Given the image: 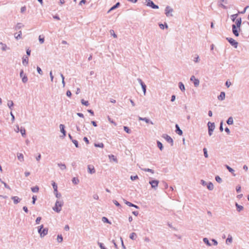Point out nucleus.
Returning a JSON list of instances; mask_svg holds the SVG:
<instances>
[{"label":"nucleus","mask_w":249,"mask_h":249,"mask_svg":"<svg viewBox=\"0 0 249 249\" xmlns=\"http://www.w3.org/2000/svg\"><path fill=\"white\" fill-rule=\"evenodd\" d=\"M64 202L63 200H57L55 206L53 207V209L54 211L59 213L61 211L62 206L63 205Z\"/></svg>","instance_id":"f257e3e1"},{"label":"nucleus","mask_w":249,"mask_h":249,"mask_svg":"<svg viewBox=\"0 0 249 249\" xmlns=\"http://www.w3.org/2000/svg\"><path fill=\"white\" fill-rule=\"evenodd\" d=\"M37 228L38 232L41 237H43L48 234V229L47 228H43V225L38 226Z\"/></svg>","instance_id":"f03ea898"},{"label":"nucleus","mask_w":249,"mask_h":249,"mask_svg":"<svg viewBox=\"0 0 249 249\" xmlns=\"http://www.w3.org/2000/svg\"><path fill=\"white\" fill-rule=\"evenodd\" d=\"M165 14L167 17H172V13L173 12V9L169 6H167L165 9Z\"/></svg>","instance_id":"7ed1b4c3"},{"label":"nucleus","mask_w":249,"mask_h":249,"mask_svg":"<svg viewBox=\"0 0 249 249\" xmlns=\"http://www.w3.org/2000/svg\"><path fill=\"white\" fill-rule=\"evenodd\" d=\"M145 3L147 6L151 7L153 9L159 8L158 5L155 4L154 2L151 0H145Z\"/></svg>","instance_id":"20e7f679"},{"label":"nucleus","mask_w":249,"mask_h":249,"mask_svg":"<svg viewBox=\"0 0 249 249\" xmlns=\"http://www.w3.org/2000/svg\"><path fill=\"white\" fill-rule=\"evenodd\" d=\"M226 39L231 44V45L233 46L235 48H237L238 43L234 39L231 37H227Z\"/></svg>","instance_id":"39448f33"},{"label":"nucleus","mask_w":249,"mask_h":249,"mask_svg":"<svg viewBox=\"0 0 249 249\" xmlns=\"http://www.w3.org/2000/svg\"><path fill=\"white\" fill-rule=\"evenodd\" d=\"M159 183V181L157 180H152L149 182V183L151 185V187L154 190L157 189Z\"/></svg>","instance_id":"423d86ee"},{"label":"nucleus","mask_w":249,"mask_h":249,"mask_svg":"<svg viewBox=\"0 0 249 249\" xmlns=\"http://www.w3.org/2000/svg\"><path fill=\"white\" fill-rule=\"evenodd\" d=\"M162 137L164 138L168 142L171 143L172 146L173 145V140L170 136L167 134H163Z\"/></svg>","instance_id":"0eeeda50"},{"label":"nucleus","mask_w":249,"mask_h":249,"mask_svg":"<svg viewBox=\"0 0 249 249\" xmlns=\"http://www.w3.org/2000/svg\"><path fill=\"white\" fill-rule=\"evenodd\" d=\"M190 80L194 82V86L197 87L199 86V81L198 79H196L195 76L193 75L191 77Z\"/></svg>","instance_id":"6e6552de"},{"label":"nucleus","mask_w":249,"mask_h":249,"mask_svg":"<svg viewBox=\"0 0 249 249\" xmlns=\"http://www.w3.org/2000/svg\"><path fill=\"white\" fill-rule=\"evenodd\" d=\"M237 28L238 27H237L235 24L232 25V31L233 34L236 36H238L239 35Z\"/></svg>","instance_id":"1a4fd4ad"},{"label":"nucleus","mask_w":249,"mask_h":249,"mask_svg":"<svg viewBox=\"0 0 249 249\" xmlns=\"http://www.w3.org/2000/svg\"><path fill=\"white\" fill-rule=\"evenodd\" d=\"M88 171L90 174H94L96 172L94 166L91 165H89L88 166Z\"/></svg>","instance_id":"9d476101"},{"label":"nucleus","mask_w":249,"mask_h":249,"mask_svg":"<svg viewBox=\"0 0 249 249\" xmlns=\"http://www.w3.org/2000/svg\"><path fill=\"white\" fill-rule=\"evenodd\" d=\"M208 130L211 131H213L215 128V125L214 123H211L210 122L208 123Z\"/></svg>","instance_id":"9b49d317"},{"label":"nucleus","mask_w":249,"mask_h":249,"mask_svg":"<svg viewBox=\"0 0 249 249\" xmlns=\"http://www.w3.org/2000/svg\"><path fill=\"white\" fill-rule=\"evenodd\" d=\"M61 132L63 134V137H65L66 135V131L65 130V125L62 124H60L59 125Z\"/></svg>","instance_id":"f8f14e48"},{"label":"nucleus","mask_w":249,"mask_h":249,"mask_svg":"<svg viewBox=\"0 0 249 249\" xmlns=\"http://www.w3.org/2000/svg\"><path fill=\"white\" fill-rule=\"evenodd\" d=\"M176 127V132L179 135H182L183 134L182 131L180 129L178 125L176 124L175 125Z\"/></svg>","instance_id":"ddd939ff"},{"label":"nucleus","mask_w":249,"mask_h":249,"mask_svg":"<svg viewBox=\"0 0 249 249\" xmlns=\"http://www.w3.org/2000/svg\"><path fill=\"white\" fill-rule=\"evenodd\" d=\"M235 21L236 26L237 27L239 28V30H240V26L241 24V22H242L241 18H240L236 19V20Z\"/></svg>","instance_id":"4468645a"},{"label":"nucleus","mask_w":249,"mask_h":249,"mask_svg":"<svg viewBox=\"0 0 249 249\" xmlns=\"http://www.w3.org/2000/svg\"><path fill=\"white\" fill-rule=\"evenodd\" d=\"M225 98V93L223 91L221 92L219 95L218 96L217 98L219 100L222 101Z\"/></svg>","instance_id":"2eb2a0df"},{"label":"nucleus","mask_w":249,"mask_h":249,"mask_svg":"<svg viewBox=\"0 0 249 249\" xmlns=\"http://www.w3.org/2000/svg\"><path fill=\"white\" fill-rule=\"evenodd\" d=\"M125 204H126L127 206H130V207H133L136 209H139V207L137 206V205H136L129 201H127L126 200H125Z\"/></svg>","instance_id":"dca6fc26"},{"label":"nucleus","mask_w":249,"mask_h":249,"mask_svg":"<svg viewBox=\"0 0 249 249\" xmlns=\"http://www.w3.org/2000/svg\"><path fill=\"white\" fill-rule=\"evenodd\" d=\"M11 199L13 200L14 201V203L15 204H18L20 201V199L19 198L18 196H12L11 197Z\"/></svg>","instance_id":"f3484780"},{"label":"nucleus","mask_w":249,"mask_h":249,"mask_svg":"<svg viewBox=\"0 0 249 249\" xmlns=\"http://www.w3.org/2000/svg\"><path fill=\"white\" fill-rule=\"evenodd\" d=\"M232 242V237L231 234H229L227 239L226 240V243L229 244Z\"/></svg>","instance_id":"a211bd4d"},{"label":"nucleus","mask_w":249,"mask_h":249,"mask_svg":"<svg viewBox=\"0 0 249 249\" xmlns=\"http://www.w3.org/2000/svg\"><path fill=\"white\" fill-rule=\"evenodd\" d=\"M235 206L236 207V210L238 212H240L244 209L243 206L239 205L237 203H235Z\"/></svg>","instance_id":"6ab92c4d"},{"label":"nucleus","mask_w":249,"mask_h":249,"mask_svg":"<svg viewBox=\"0 0 249 249\" xmlns=\"http://www.w3.org/2000/svg\"><path fill=\"white\" fill-rule=\"evenodd\" d=\"M178 86H179V88L182 91H185V86H184V84L182 82H180L178 83Z\"/></svg>","instance_id":"aec40b11"},{"label":"nucleus","mask_w":249,"mask_h":249,"mask_svg":"<svg viewBox=\"0 0 249 249\" xmlns=\"http://www.w3.org/2000/svg\"><path fill=\"white\" fill-rule=\"evenodd\" d=\"M18 159L20 161H23L24 160V157L22 154L21 153H18L17 154Z\"/></svg>","instance_id":"412c9836"},{"label":"nucleus","mask_w":249,"mask_h":249,"mask_svg":"<svg viewBox=\"0 0 249 249\" xmlns=\"http://www.w3.org/2000/svg\"><path fill=\"white\" fill-rule=\"evenodd\" d=\"M227 123L229 125L232 124L233 123V120L232 117H230L227 121Z\"/></svg>","instance_id":"4be33fe9"},{"label":"nucleus","mask_w":249,"mask_h":249,"mask_svg":"<svg viewBox=\"0 0 249 249\" xmlns=\"http://www.w3.org/2000/svg\"><path fill=\"white\" fill-rule=\"evenodd\" d=\"M57 165L60 167L62 170H65L66 169V166L65 164L59 163L57 164Z\"/></svg>","instance_id":"5701e85b"},{"label":"nucleus","mask_w":249,"mask_h":249,"mask_svg":"<svg viewBox=\"0 0 249 249\" xmlns=\"http://www.w3.org/2000/svg\"><path fill=\"white\" fill-rule=\"evenodd\" d=\"M226 167L229 170V171L230 172L232 173L234 176H235V174H234V170L232 168H231V167H230L229 166H228L227 165H226Z\"/></svg>","instance_id":"b1692460"},{"label":"nucleus","mask_w":249,"mask_h":249,"mask_svg":"<svg viewBox=\"0 0 249 249\" xmlns=\"http://www.w3.org/2000/svg\"><path fill=\"white\" fill-rule=\"evenodd\" d=\"M120 5V2H117L114 5H113L108 11V12L111 10H114L115 9L118 8Z\"/></svg>","instance_id":"393cba45"},{"label":"nucleus","mask_w":249,"mask_h":249,"mask_svg":"<svg viewBox=\"0 0 249 249\" xmlns=\"http://www.w3.org/2000/svg\"><path fill=\"white\" fill-rule=\"evenodd\" d=\"M7 106L8 107H9V108L10 109H12V107L13 106H14V103L11 100H9L8 101V103H7Z\"/></svg>","instance_id":"a878e982"},{"label":"nucleus","mask_w":249,"mask_h":249,"mask_svg":"<svg viewBox=\"0 0 249 249\" xmlns=\"http://www.w3.org/2000/svg\"><path fill=\"white\" fill-rule=\"evenodd\" d=\"M28 60H29V59L27 56L23 57V58H22L23 64L25 65V63H26V64H27L28 63Z\"/></svg>","instance_id":"bb28decb"},{"label":"nucleus","mask_w":249,"mask_h":249,"mask_svg":"<svg viewBox=\"0 0 249 249\" xmlns=\"http://www.w3.org/2000/svg\"><path fill=\"white\" fill-rule=\"evenodd\" d=\"M129 237L132 240H135L137 237V234L135 232H132L129 236Z\"/></svg>","instance_id":"cd10ccee"},{"label":"nucleus","mask_w":249,"mask_h":249,"mask_svg":"<svg viewBox=\"0 0 249 249\" xmlns=\"http://www.w3.org/2000/svg\"><path fill=\"white\" fill-rule=\"evenodd\" d=\"M24 25H22L21 23H18L15 27V30L18 31Z\"/></svg>","instance_id":"c85d7f7f"},{"label":"nucleus","mask_w":249,"mask_h":249,"mask_svg":"<svg viewBox=\"0 0 249 249\" xmlns=\"http://www.w3.org/2000/svg\"><path fill=\"white\" fill-rule=\"evenodd\" d=\"M20 132L23 137H25L26 136V130L24 128L21 127L20 129Z\"/></svg>","instance_id":"c756f323"},{"label":"nucleus","mask_w":249,"mask_h":249,"mask_svg":"<svg viewBox=\"0 0 249 249\" xmlns=\"http://www.w3.org/2000/svg\"><path fill=\"white\" fill-rule=\"evenodd\" d=\"M141 169L145 172H149L151 173L152 174L154 173V171L149 168H141Z\"/></svg>","instance_id":"7c9ffc66"},{"label":"nucleus","mask_w":249,"mask_h":249,"mask_svg":"<svg viewBox=\"0 0 249 249\" xmlns=\"http://www.w3.org/2000/svg\"><path fill=\"white\" fill-rule=\"evenodd\" d=\"M207 188L209 190H213V184L210 182L208 183V185H207Z\"/></svg>","instance_id":"2f4dec72"},{"label":"nucleus","mask_w":249,"mask_h":249,"mask_svg":"<svg viewBox=\"0 0 249 249\" xmlns=\"http://www.w3.org/2000/svg\"><path fill=\"white\" fill-rule=\"evenodd\" d=\"M31 190L34 193H37L39 191V187L37 186H36L35 187H32Z\"/></svg>","instance_id":"473e14b6"},{"label":"nucleus","mask_w":249,"mask_h":249,"mask_svg":"<svg viewBox=\"0 0 249 249\" xmlns=\"http://www.w3.org/2000/svg\"><path fill=\"white\" fill-rule=\"evenodd\" d=\"M157 145L158 147L159 148V149L162 151L163 148V145L161 142H160V141H157Z\"/></svg>","instance_id":"72a5a7b5"},{"label":"nucleus","mask_w":249,"mask_h":249,"mask_svg":"<svg viewBox=\"0 0 249 249\" xmlns=\"http://www.w3.org/2000/svg\"><path fill=\"white\" fill-rule=\"evenodd\" d=\"M72 182L74 184H77L79 182V180L77 178H73L72 179Z\"/></svg>","instance_id":"f704fd0d"},{"label":"nucleus","mask_w":249,"mask_h":249,"mask_svg":"<svg viewBox=\"0 0 249 249\" xmlns=\"http://www.w3.org/2000/svg\"><path fill=\"white\" fill-rule=\"evenodd\" d=\"M109 158L110 160H112L114 161L117 162V159L114 155H109Z\"/></svg>","instance_id":"c9c22d12"},{"label":"nucleus","mask_w":249,"mask_h":249,"mask_svg":"<svg viewBox=\"0 0 249 249\" xmlns=\"http://www.w3.org/2000/svg\"><path fill=\"white\" fill-rule=\"evenodd\" d=\"M237 16H238V14H237L232 15L231 16V20L233 22H234L236 20V18H237Z\"/></svg>","instance_id":"e433bc0d"},{"label":"nucleus","mask_w":249,"mask_h":249,"mask_svg":"<svg viewBox=\"0 0 249 249\" xmlns=\"http://www.w3.org/2000/svg\"><path fill=\"white\" fill-rule=\"evenodd\" d=\"M203 242L208 246H211V243H210L209 240L208 239V238H204L203 239Z\"/></svg>","instance_id":"4c0bfd02"},{"label":"nucleus","mask_w":249,"mask_h":249,"mask_svg":"<svg viewBox=\"0 0 249 249\" xmlns=\"http://www.w3.org/2000/svg\"><path fill=\"white\" fill-rule=\"evenodd\" d=\"M57 240L59 243H61L63 241V237L61 234L57 235Z\"/></svg>","instance_id":"58836bf2"},{"label":"nucleus","mask_w":249,"mask_h":249,"mask_svg":"<svg viewBox=\"0 0 249 249\" xmlns=\"http://www.w3.org/2000/svg\"><path fill=\"white\" fill-rule=\"evenodd\" d=\"M143 121H144L147 124H153V123L147 118H143Z\"/></svg>","instance_id":"ea45409f"},{"label":"nucleus","mask_w":249,"mask_h":249,"mask_svg":"<svg viewBox=\"0 0 249 249\" xmlns=\"http://www.w3.org/2000/svg\"><path fill=\"white\" fill-rule=\"evenodd\" d=\"M94 146L96 147L103 148L104 147V144L103 143H95Z\"/></svg>","instance_id":"a19ab883"},{"label":"nucleus","mask_w":249,"mask_h":249,"mask_svg":"<svg viewBox=\"0 0 249 249\" xmlns=\"http://www.w3.org/2000/svg\"><path fill=\"white\" fill-rule=\"evenodd\" d=\"M52 185L54 190V192H56V190H57V184L54 181H52Z\"/></svg>","instance_id":"79ce46f5"},{"label":"nucleus","mask_w":249,"mask_h":249,"mask_svg":"<svg viewBox=\"0 0 249 249\" xmlns=\"http://www.w3.org/2000/svg\"><path fill=\"white\" fill-rule=\"evenodd\" d=\"M102 220L104 223H107L111 224V222L106 217H103L102 218Z\"/></svg>","instance_id":"37998d69"},{"label":"nucleus","mask_w":249,"mask_h":249,"mask_svg":"<svg viewBox=\"0 0 249 249\" xmlns=\"http://www.w3.org/2000/svg\"><path fill=\"white\" fill-rule=\"evenodd\" d=\"M21 34H22V32L21 31H20L18 33V34L17 36H16V34H15V38L17 39H20L21 38Z\"/></svg>","instance_id":"c03bdc74"},{"label":"nucleus","mask_w":249,"mask_h":249,"mask_svg":"<svg viewBox=\"0 0 249 249\" xmlns=\"http://www.w3.org/2000/svg\"><path fill=\"white\" fill-rule=\"evenodd\" d=\"M81 102L82 105L86 106H88L89 105L88 101H85L84 99H82Z\"/></svg>","instance_id":"a18cd8bd"},{"label":"nucleus","mask_w":249,"mask_h":249,"mask_svg":"<svg viewBox=\"0 0 249 249\" xmlns=\"http://www.w3.org/2000/svg\"><path fill=\"white\" fill-rule=\"evenodd\" d=\"M141 86H142V90L143 91V94H144V95H145L146 90V86L144 83Z\"/></svg>","instance_id":"49530a36"},{"label":"nucleus","mask_w":249,"mask_h":249,"mask_svg":"<svg viewBox=\"0 0 249 249\" xmlns=\"http://www.w3.org/2000/svg\"><path fill=\"white\" fill-rule=\"evenodd\" d=\"M22 81L23 83H26L28 81V78L26 74H24L22 78Z\"/></svg>","instance_id":"de8ad7c7"},{"label":"nucleus","mask_w":249,"mask_h":249,"mask_svg":"<svg viewBox=\"0 0 249 249\" xmlns=\"http://www.w3.org/2000/svg\"><path fill=\"white\" fill-rule=\"evenodd\" d=\"M203 152H204V156L205 158H207L208 157V154L207 148H204L203 149Z\"/></svg>","instance_id":"09e8293b"},{"label":"nucleus","mask_w":249,"mask_h":249,"mask_svg":"<svg viewBox=\"0 0 249 249\" xmlns=\"http://www.w3.org/2000/svg\"><path fill=\"white\" fill-rule=\"evenodd\" d=\"M215 180H216L217 182H218V183H221V182H222V179H221V178L220 177H219L218 176H216V177H215Z\"/></svg>","instance_id":"8fccbe9b"},{"label":"nucleus","mask_w":249,"mask_h":249,"mask_svg":"<svg viewBox=\"0 0 249 249\" xmlns=\"http://www.w3.org/2000/svg\"><path fill=\"white\" fill-rule=\"evenodd\" d=\"M159 26L160 27V29H163L164 28V27L166 28H168V25L166 23H165L164 24H159Z\"/></svg>","instance_id":"3c124183"},{"label":"nucleus","mask_w":249,"mask_h":249,"mask_svg":"<svg viewBox=\"0 0 249 249\" xmlns=\"http://www.w3.org/2000/svg\"><path fill=\"white\" fill-rule=\"evenodd\" d=\"M124 130L127 133H130L131 130L127 126H124Z\"/></svg>","instance_id":"603ef678"},{"label":"nucleus","mask_w":249,"mask_h":249,"mask_svg":"<svg viewBox=\"0 0 249 249\" xmlns=\"http://www.w3.org/2000/svg\"><path fill=\"white\" fill-rule=\"evenodd\" d=\"M0 44L2 45V47L1 48V50L3 51H6L7 49V45L5 44L2 43V42H0Z\"/></svg>","instance_id":"864d4df0"},{"label":"nucleus","mask_w":249,"mask_h":249,"mask_svg":"<svg viewBox=\"0 0 249 249\" xmlns=\"http://www.w3.org/2000/svg\"><path fill=\"white\" fill-rule=\"evenodd\" d=\"M54 195H55V196L57 197V198H60L61 196V195L60 193H59L58 192V191L57 190H56V192H54Z\"/></svg>","instance_id":"5fc2aeb1"},{"label":"nucleus","mask_w":249,"mask_h":249,"mask_svg":"<svg viewBox=\"0 0 249 249\" xmlns=\"http://www.w3.org/2000/svg\"><path fill=\"white\" fill-rule=\"evenodd\" d=\"M110 33L114 38H117V36L116 34H115L114 30H110Z\"/></svg>","instance_id":"6e6d98bb"},{"label":"nucleus","mask_w":249,"mask_h":249,"mask_svg":"<svg viewBox=\"0 0 249 249\" xmlns=\"http://www.w3.org/2000/svg\"><path fill=\"white\" fill-rule=\"evenodd\" d=\"M72 142L74 143L76 147H79L78 142L77 141L75 140H72Z\"/></svg>","instance_id":"4d7b16f0"},{"label":"nucleus","mask_w":249,"mask_h":249,"mask_svg":"<svg viewBox=\"0 0 249 249\" xmlns=\"http://www.w3.org/2000/svg\"><path fill=\"white\" fill-rule=\"evenodd\" d=\"M36 69H37V71L38 73L41 75H42L43 72H42V71L41 68L39 67H37Z\"/></svg>","instance_id":"13d9d810"},{"label":"nucleus","mask_w":249,"mask_h":249,"mask_svg":"<svg viewBox=\"0 0 249 249\" xmlns=\"http://www.w3.org/2000/svg\"><path fill=\"white\" fill-rule=\"evenodd\" d=\"M39 41L41 44H42L44 42V37H41L40 36H39Z\"/></svg>","instance_id":"bf43d9fd"},{"label":"nucleus","mask_w":249,"mask_h":249,"mask_svg":"<svg viewBox=\"0 0 249 249\" xmlns=\"http://www.w3.org/2000/svg\"><path fill=\"white\" fill-rule=\"evenodd\" d=\"M26 10V7L25 6H24L20 8V12L22 13H23L24 12H25Z\"/></svg>","instance_id":"052dcab7"},{"label":"nucleus","mask_w":249,"mask_h":249,"mask_svg":"<svg viewBox=\"0 0 249 249\" xmlns=\"http://www.w3.org/2000/svg\"><path fill=\"white\" fill-rule=\"evenodd\" d=\"M138 176L137 175H136V176H131L130 177V179L133 181L136 179H138Z\"/></svg>","instance_id":"680f3d73"},{"label":"nucleus","mask_w":249,"mask_h":249,"mask_svg":"<svg viewBox=\"0 0 249 249\" xmlns=\"http://www.w3.org/2000/svg\"><path fill=\"white\" fill-rule=\"evenodd\" d=\"M41 220V217H37V218L36 220V224H38L39 222H40V220Z\"/></svg>","instance_id":"e2e57ef3"},{"label":"nucleus","mask_w":249,"mask_h":249,"mask_svg":"<svg viewBox=\"0 0 249 249\" xmlns=\"http://www.w3.org/2000/svg\"><path fill=\"white\" fill-rule=\"evenodd\" d=\"M219 130L220 131L222 132L223 131V121H222L220 123V127H219Z\"/></svg>","instance_id":"0e129e2a"},{"label":"nucleus","mask_w":249,"mask_h":249,"mask_svg":"<svg viewBox=\"0 0 249 249\" xmlns=\"http://www.w3.org/2000/svg\"><path fill=\"white\" fill-rule=\"evenodd\" d=\"M199 60V56L198 55H196V56L195 58L194 61L195 62L197 63V62H198Z\"/></svg>","instance_id":"69168bd1"},{"label":"nucleus","mask_w":249,"mask_h":249,"mask_svg":"<svg viewBox=\"0 0 249 249\" xmlns=\"http://www.w3.org/2000/svg\"><path fill=\"white\" fill-rule=\"evenodd\" d=\"M33 200H32V203L33 204H35L36 201V196H33L32 197Z\"/></svg>","instance_id":"338daca9"},{"label":"nucleus","mask_w":249,"mask_h":249,"mask_svg":"<svg viewBox=\"0 0 249 249\" xmlns=\"http://www.w3.org/2000/svg\"><path fill=\"white\" fill-rule=\"evenodd\" d=\"M113 202L116 206L119 207L121 206L120 203L117 201L114 200Z\"/></svg>","instance_id":"774afa93"}]
</instances>
